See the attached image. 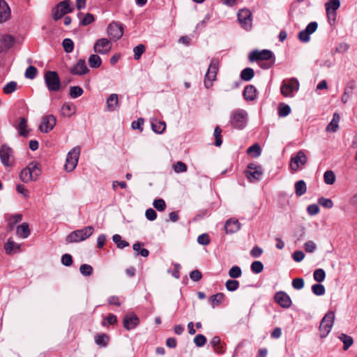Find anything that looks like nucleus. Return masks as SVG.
<instances>
[{"instance_id": "nucleus-1", "label": "nucleus", "mask_w": 357, "mask_h": 357, "mask_svg": "<svg viewBox=\"0 0 357 357\" xmlns=\"http://www.w3.org/2000/svg\"><path fill=\"white\" fill-rule=\"evenodd\" d=\"M42 173L41 165L39 162L33 161L24 168L20 174V180L26 183L36 181Z\"/></svg>"}, {"instance_id": "nucleus-2", "label": "nucleus", "mask_w": 357, "mask_h": 357, "mask_svg": "<svg viewBox=\"0 0 357 357\" xmlns=\"http://www.w3.org/2000/svg\"><path fill=\"white\" fill-rule=\"evenodd\" d=\"M92 226H87L83 229H77L70 233L66 238L67 243H78L89 238L93 233Z\"/></svg>"}, {"instance_id": "nucleus-3", "label": "nucleus", "mask_w": 357, "mask_h": 357, "mask_svg": "<svg viewBox=\"0 0 357 357\" xmlns=\"http://www.w3.org/2000/svg\"><path fill=\"white\" fill-rule=\"evenodd\" d=\"M335 320V313L333 311L328 312L323 317L320 326L319 332L321 338L326 337L331 332Z\"/></svg>"}, {"instance_id": "nucleus-4", "label": "nucleus", "mask_w": 357, "mask_h": 357, "mask_svg": "<svg viewBox=\"0 0 357 357\" xmlns=\"http://www.w3.org/2000/svg\"><path fill=\"white\" fill-rule=\"evenodd\" d=\"M44 78L49 91H58L60 89L61 82L56 72L48 70L45 72Z\"/></svg>"}, {"instance_id": "nucleus-5", "label": "nucleus", "mask_w": 357, "mask_h": 357, "mask_svg": "<svg viewBox=\"0 0 357 357\" xmlns=\"http://www.w3.org/2000/svg\"><path fill=\"white\" fill-rule=\"evenodd\" d=\"M79 154L80 148L78 146L73 148L68 152L64 165L66 171L70 172L75 169L77 165Z\"/></svg>"}, {"instance_id": "nucleus-6", "label": "nucleus", "mask_w": 357, "mask_h": 357, "mask_svg": "<svg viewBox=\"0 0 357 357\" xmlns=\"http://www.w3.org/2000/svg\"><path fill=\"white\" fill-rule=\"evenodd\" d=\"M219 62L217 59H212L204 78V86L209 89L213 85V82L216 79L218 71Z\"/></svg>"}, {"instance_id": "nucleus-7", "label": "nucleus", "mask_w": 357, "mask_h": 357, "mask_svg": "<svg viewBox=\"0 0 357 357\" xmlns=\"http://www.w3.org/2000/svg\"><path fill=\"white\" fill-rule=\"evenodd\" d=\"M219 62L217 59H212L204 78V86L209 89L213 85V82L216 79L218 71Z\"/></svg>"}, {"instance_id": "nucleus-8", "label": "nucleus", "mask_w": 357, "mask_h": 357, "mask_svg": "<svg viewBox=\"0 0 357 357\" xmlns=\"http://www.w3.org/2000/svg\"><path fill=\"white\" fill-rule=\"evenodd\" d=\"M73 7L70 6V1L68 0L62 1L53 9V18L55 20H59L65 15L73 12Z\"/></svg>"}, {"instance_id": "nucleus-9", "label": "nucleus", "mask_w": 357, "mask_h": 357, "mask_svg": "<svg viewBox=\"0 0 357 357\" xmlns=\"http://www.w3.org/2000/svg\"><path fill=\"white\" fill-rule=\"evenodd\" d=\"M299 89V82L296 78L284 80L281 86V93L285 97L293 96V93Z\"/></svg>"}, {"instance_id": "nucleus-10", "label": "nucleus", "mask_w": 357, "mask_h": 357, "mask_svg": "<svg viewBox=\"0 0 357 357\" xmlns=\"http://www.w3.org/2000/svg\"><path fill=\"white\" fill-rule=\"evenodd\" d=\"M307 162V158L303 151H299L295 156L291 158L289 163L290 169L293 172H297L301 169Z\"/></svg>"}, {"instance_id": "nucleus-11", "label": "nucleus", "mask_w": 357, "mask_h": 357, "mask_svg": "<svg viewBox=\"0 0 357 357\" xmlns=\"http://www.w3.org/2000/svg\"><path fill=\"white\" fill-rule=\"evenodd\" d=\"M237 15L241 26L245 30L251 29L252 26L251 11L248 9L243 8L238 11Z\"/></svg>"}, {"instance_id": "nucleus-12", "label": "nucleus", "mask_w": 357, "mask_h": 357, "mask_svg": "<svg viewBox=\"0 0 357 357\" xmlns=\"http://www.w3.org/2000/svg\"><path fill=\"white\" fill-rule=\"evenodd\" d=\"M0 159L5 167H10L14 160L13 151L6 144H3L0 149Z\"/></svg>"}, {"instance_id": "nucleus-13", "label": "nucleus", "mask_w": 357, "mask_h": 357, "mask_svg": "<svg viewBox=\"0 0 357 357\" xmlns=\"http://www.w3.org/2000/svg\"><path fill=\"white\" fill-rule=\"evenodd\" d=\"M56 120L54 115H45L42 118L39 125V130L41 132L47 133L56 126Z\"/></svg>"}, {"instance_id": "nucleus-14", "label": "nucleus", "mask_w": 357, "mask_h": 357, "mask_svg": "<svg viewBox=\"0 0 357 357\" xmlns=\"http://www.w3.org/2000/svg\"><path fill=\"white\" fill-rule=\"evenodd\" d=\"M263 174L262 168L260 165L255 163H250L248 166L246 171L247 178L251 182L259 180Z\"/></svg>"}, {"instance_id": "nucleus-15", "label": "nucleus", "mask_w": 357, "mask_h": 357, "mask_svg": "<svg viewBox=\"0 0 357 357\" xmlns=\"http://www.w3.org/2000/svg\"><path fill=\"white\" fill-rule=\"evenodd\" d=\"M112 46V43L108 39L100 38L95 43L93 50L96 53L105 54L110 51Z\"/></svg>"}, {"instance_id": "nucleus-16", "label": "nucleus", "mask_w": 357, "mask_h": 357, "mask_svg": "<svg viewBox=\"0 0 357 357\" xmlns=\"http://www.w3.org/2000/svg\"><path fill=\"white\" fill-rule=\"evenodd\" d=\"M317 27L318 24L316 22H310L304 30L300 31L298 36V39L303 43L308 42L310 38V34L315 32Z\"/></svg>"}, {"instance_id": "nucleus-17", "label": "nucleus", "mask_w": 357, "mask_h": 357, "mask_svg": "<svg viewBox=\"0 0 357 357\" xmlns=\"http://www.w3.org/2000/svg\"><path fill=\"white\" fill-rule=\"evenodd\" d=\"M326 13L328 19L330 20H335L336 17V10L340 6V0H330L325 4Z\"/></svg>"}, {"instance_id": "nucleus-18", "label": "nucleus", "mask_w": 357, "mask_h": 357, "mask_svg": "<svg viewBox=\"0 0 357 357\" xmlns=\"http://www.w3.org/2000/svg\"><path fill=\"white\" fill-rule=\"evenodd\" d=\"M273 57V53L268 50H263L261 51L255 50L252 51L249 55V59L253 61H262L269 60Z\"/></svg>"}, {"instance_id": "nucleus-19", "label": "nucleus", "mask_w": 357, "mask_h": 357, "mask_svg": "<svg viewBox=\"0 0 357 357\" xmlns=\"http://www.w3.org/2000/svg\"><path fill=\"white\" fill-rule=\"evenodd\" d=\"M107 33L112 39H119L123 33V27L116 22H112L107 27Z\"/></svg>"}, {"instance_id": "nucleus-20", "label": "nucleus", "mask_w": 357, "mask_h": 357, "mask_svg": "<svg viewBox=\"0 0 357 357\" xmlns=\"http://www.w3.org/2000/svg\"><path fill=\"white\" fill-rule=\"evenodd\" d=\"M20 136L27 137L29 135L31 129L28 126L27 119L21 117L15 126Z\"/></svg>"}, {"instance_id": "nucleus-21", "label": "nucleus", "mask_w": 357, "mask_h": 357, "mask_svg": "<svg viewBox=\"0 0 357 357\" xmlns=\"http://www.w3.org/2000/svg\"><path fill=\"white\" fill-rule=\"evenodd\" d=\"M123 324L124 328L130 331L135 328L139 324V319L134 313H129L124 317Z\"/></svg>"}, {"instance_id": "nucleus-22", "label": "nucleus", "mask_w": 357, "mask_h": 357, "mask_svg": "<svg viewBox=\"0 0 357 357\" xmlns=\"http://www.w3.org/2000/svg\"><path fill=\"white\" fill-rule=\"evenodd\" d=\"M246 113H234L231 117V123L233 126L238 129L243 128L246 124Z\"/></svg>"}, {"instance_id": "nucleus-23", "label": "nucleus", "mask_w": 357, "mask_h": 357, "mask_svg": "<svg viewBox=\"0 0 357 357\" xmlns=\"http://www.w3.org/2000/svg\"><path fill=\"white\" fill-rule=\"evenodd\" d=\"M89 68L86 66L84 59H79L77 63L70 68V73L75 75H83L89 72Z\"/></svg>"}, {"instance_id": "nucleus-24", "label": "nucleus", "mask_w": 357, "mask_h": 357, "mask_svg": "<svg viewBox=\"0 0 357 357\" xmlns=\"http://www.w3.org/2000/svg\"><path fill=\"white\" fill-rule=\"evenodd\" d=\"M275 301L282 307L289 308L291 305V300L289 295L284 291H279L275 296Z\"/></svg>"}, {"instance_id": "nucleus-25", "label": "nucleus", "mask_w": 357, "mask_h": 357, "mask_svg": "<svg viewBox=\"0 0 357 357\" xmlns=\"http://www.w3.org/2000/svg\"><path fill=\"white\" fill-rule=\"evenodd\" d=\"M15 42V39L13 36L4 35L0 38V52L6 51L11 48Z\"/></svg>"}, {"instance_id": "nucleus-26", "label": "nucleus", "mask_w": 357, "mask_h": 357, "mask_svg": "<svg viewBox=\"0 0 357 357\" xmlns=\"http://www.w3.org/2000/svg\"><path fill=\"white\" fill-rule=\"evenodd\" d=\"M241 228V224L238 220L231 218L226 221L225 230L227 234H234Z\"/></svg>"}, {"instance_id": "nucleus-27", "label": "nucleus", "mask_w": 357, "mask_h": 357, "mask_svg": "<svg viewBox=\"0 0 357 357\" xmlns=\"http://www.w3.org/2000/svg\"><path fill=\"white\" fill-rule=\"evenodd\" d=\"M356 87V82L354 80H351L348 82L347 86L344 88V91L342 97V101L344 103H347L351 96L354 93V91Z\"/></svg>"}, {"instance_id": "nucleus-28", "label": "nucleus", "mask_w": 357, "mask_h": 357, "mask_svg": "<svg viewBox=\"0 0 357 357\" xmlns=\"http://www.w3.org/2000/svg\"><path fill=\"white\" fill-rule=\"evenodd\" d=\"M10 17V8L5 1L0 0V24L7 21Z\"/></svg>"}, {"instance_id": "nucleus-29", "label": "nucleus", "mask_w": 357, "mask_h": 357, "mask_svg": "<svg viewBox=\"0 0 357 357\" xmlns=\"http://www.w3.org/2000/svg\"><path fill=\"white\" fill-rule=\"evenodd\" d=\"M340 117L338 113H334L332 120L326 128V131L328 132H335L338 129V123Z\"/></svg>"}, {"instance_id": "nucleus-30", "label": "nucleus", "mask_w": 357, "mask_h": 357, "mask_svg": "<svg viewBox=\"0 0 357 357\" xmlns=\"http://www.w3.org/2000/svg\"><path fill=\"white\" fill-rule=\"evenodd\" d=\"M243 96L247 100H253L257 97V90L253 85L247 86L243 91Z\"/></svg>"}, {"instance_id": "nucleus-31", "label": "nucleus", "mask_w": 357, "mask_h": 357, "mask_svg": "<svg viewBox=\"0 0 357 357\" xmlns=\"http://www.w3.org/2000/svg\"><path fill=\"white\" fill-rule=\"evenodd\" d=\"M6 252L8 255L20 252V246L13 241L8 239L4 246Z\"/></svg>"}, {"instance_id": "nucleus-32", "label": "nucleus", "mask_w": 357, "mask_h": 357, "mask_svg": "<svg viewBox=\"0 0 357 357\" xmlns=\"http://www.w3.org/2000/svg\"><path fill=\"white\" fill-rule=\"evenodd\" d=\"M107 105L109 110H116L119 107V100L117 94H111L107 100Z\"/></svg>"}, {"instance_id": "nucleus-33", "label": "nucleus", "mask_w": 357, "mask_h": 357, "mask_svg": "<svg viewBox=\"0 0 357 357\" xmlns=\"http://www.w3.org/2000/svg\"><path fill=\"white\" fill-rule=\"evenodd\" d=\"M151 127L153 132L158 134H161L165 131L166 128V124L164 121L154 119L151 121Z\"/></svg>"}, {"instance_id": "nucleus-34", "label": "nucleus", "mask_w": 357, "mask_h": 357, "mask_svg": "<svg viewBox=\"0 0 357 357\" xmlns=\"http://www.w3.org/2000/svg\"><path fill=\"white\" fill-rule=\"evenodd\" d=\"M17 235L21 238H26L30 234V229L29 225L26 223H23L19 225L16 229Z\"/></svg>"}, {"instance_id": "nucleus-35", "label": "nucleus", "mask_w": 357, "mask_h": 357, "mask_svg": "<svg viewBox=\"0 0 357 357\" xmlns=\"http://www.w3.org/2000/svg\"><path fill=\"white\" fill-rule=\"evenodd\" d=\"M306 184L303 180H300L295 183V192L297 196H301L306 192Z\"/></svg>"}, {"instance_id": "nucleus-36", "label": "nucleus", "mask_w": 357, "mask_h": 357, "mask_svg": "<svg viewBox=\"0 0 357 357\" xmlns=\"http://www.w3.org/2000/svg\"><path fill=\"white\" fill-rule=\"evenodd\" d=\"M246 152L254 158H258L261 153V149L258 144H255L250 146Z\"/></svg>"}, {"instance_id": "nucleus-37", "label": "nucleus", "mask_w": 357, "mask_h": 357, "mask_svg": "<svg viewBox=\"0 0 357 357\" xmlns=\"http://www.w3.org/2000/svg\"><path fill=\"white\" fill-rule=\"evenodd\" d=\"M89 63L91 68H97L101 66L102 60L97 54H91L89 58Z\"/></svg>"}, {"instance_id": "nucleus-38", "label": "nucleus", "mask_w": 357, "mask_h": 357, "mask_svg": "<svg viewBox=\"0 0 357 357\" xmlns=\"http://www.w3.org/2000/svg\"><path fill=\"white\" fill-rule=\"evenodd\" d=\"M339 339L344 343V350H347L353 344L354 341L351 336L342 333L339 336Z\"/></svg>"}, {"instance_id": "nucleus-39", "label": "nucleus", "mask_w": 357, "mask_h": 357, "mask_svg": "<svg viewBox=\"0 0 357 357\" xmlns=\"http://www.w3.org/2000/svg\"><path fill=\"white\" fill-rule=\"evenodd\" d=\"M255 75L254 70L251 68H246L241 71V78L244 81H250Z\"/></svg>"}, {"instance_id": "nucleus-40", "label": "nucleus", "mask_w": 357, "mask_h": 357, "mask_svg": "<svg viewBox=\"0 0 357 357\" xmlns=\"http://www.w3.org/2000/svg\"><path fill=\"white\" fill-rule=\"evenodd\" d=\"M96 344L105 347L109 342V337L105 333L98 334L95 339Z\"/></svg>"}, {"instance_id": "nucleus-41", "label": "nucleus", "mask_w": 357, "mask_h": 357, "mask_svg": "<svg viewBox=\"0 0 357 357\" xmlns=\"http://www.w3.org/2000/svg\"><path fill=\"white\" fill-rule=\"evenodd\" d=\"M112 239L116 244L117 247L120 249H123L129 245V243L127 241L121 239V236L119 234H114Z\"/></svg>"}, {"instance_id": "nucleus-42", "label": "nucleus", "mask_w": 357, "mask_h": 357, "mask_svg": "<svg viewBox=\"0 0 357 357\" xmlns=\"http://www.w3.org/2000/svg\"><path fill=\"white\" fill-rule=\"evenodd\" d=\"M324 182L328 185H333L335 181V175L333 171L328 170L324 174Z\"/></svg>"}, {"instance_id": "nucleus-43", "label": "nucleus", "mask_w": 357, "mask_h": 357, "mask_svg": "<svg viewBox=\"0 0 357 357\" xmlns=\"http://www.w3.org/2000/svg\"><path fill=\"white\" fill-rule=\"evenodd\" d=\"M224 299V294L222 293H218L215 295H213L210 298V301L212 304L213 307H215V306L220 304Z\"/></svg>"}, {"instance_id": "nucleus-44", "label": "nucleus", "mask_w": 357, "mask_h": 357, "mask_svg": "<svg viewBox=\"0 0 357 357\" xmlns=\"http://www.w3.org/2000/svg\"><path fill=\"white\" fill-rule=\"evenodd\" d=\"M132 248L138 255H140L144 257H146L149 255V251L147 249L141 248V244L139 243L133 244Z\"/></svg>"}, {"instance_id": "nucleus-45", "label": "nucleus", "mask_w": 357, "mask_h": 357, "mask_svg": "<svg viewBox=\"0 0 357 357\" xmlns=\"http://www.w3.org/2000/svg\"><path fill=\"white\" fill-rule=\"evenodd\" d=\"M313 278L317 282H321L324 281L326 278L325 271L322 268L316 269L314 272Z\"/></svg>"}, {"instance_id": "nucleus-46", "label": "nucleus", "mask_w": 357, "mask_h": 357, "mask_svg": "<svg viewBox=\"0 0 357 357\" xmlns=\"http://www.w3.org/2000/svg\"><path fill=\"white\" fill-rule=\"evenodd\" d=\"M17 86V82H15L14 81H11L4 86L3 90L4 93L10 94L16 90Z\"/></svg>"}, {"instance_id": "nucleus-47", "label": "nucleus", "mask_w": 357, "mask_h": 357, "mask_svg": "<svg viewBox=\"0 0 357 357\" xmlns=\"http://www.w3.org/2000/svg\"><path fill=\"white\" fill-rule=\"evenodd\" d=\"M62 45L66 52L70 53L73 52L74 48V43L71 39L65 38L63 40Z\"/></svg>"}, {"instance_id": "nucleus-48", "label": "nucleus", "mask_w": 357, "mask_h": 357, "mask_svg": "<svg viewBox=\"0 0 357 357\" xmlns=\"http://www.w3.org/2000/svg\"><path fill=\"white\" fill-rule=\"evenodd\" d=\"M83 93V89L79 86H70V96L73 98H78L79 96H81Z\"/></svg>"}, {"instance_id": "nucleus-49", "label": "nucleus", "mask_w": 357, "mask_h": 357, "mask_svg": "<svg viewBox=\"0 0 357 357\" xmlns=\"http://www.w3.org/2000/svg\"><path fill=\"white\" fill-rule=\"evenodd\" d=\"M173 169L176 173H183L187 171V165L181 161H178L173 165Z\"/></svg>"}, {"instance_id": "nucleus-50", "label": "nucleus", "mask_w": 357, "mask_h": 357, "mask_svg": "<svg viewBox=\"0 0 357 357\" xmlns=\"http://www.w3.org/2000/svg\"><path fill=\"white\" fill-rule=\"evenodd\" d=\"M242 271L238 266H232L229 271V275L231 278H238L241 276Z\"/></svg>"}, {"instance_id": "nucleus-51", "label": "nucleus", "mask_w": 357, "mask_h": 357, "mask_svg": "<svg viewBox=\"0 0 357 357\" xmlns=\"http://www.w3.org/2000/svg\"><path fill=\"white\" fill-rule=\"evenodd\" d=\"M312 291L313 294L317 296H322L325 294V287L321 284H315L312 287Z\"/></svg>"}, {"instance_id": "nucleus-52", "label": "nucleus", "mask_w": 357, "mask_h": 357, "mask_svg": "<svg viewBox=\"0 0 357 357\" xmlns=\"http://www.w3.org/2000/svg\"><path fill=\"white\" fill-rule=\"evenodd\" d=\"M222 130L219 126H216L214 130V137H215V145L216 146H220L222 143V136H221Z\"/></svg>"}, {"instance_id": "nucleus-53", "label": "nucleus", "mask_w": 357, "mask_h": 357, "mask_svg": "<svg viewBox=\"0 0 357 357\" xmlns=\"http://www.w3.org/2000/svg\"><path fill=\"white\" fill-rule=\"evenodd\" d=\"M93 267L91 265L84 264L80 266L79 271L84 276H90L93 273Z\"/></svg>"}, {"instance_id": "nucleus-54", "label": "nucleus", "mask_w": 357, "mask_h": 357, "mask_svg": "<svg viewBox=\"0 0 357 357\" xmlns=\"http://www.w3.org/2000/svg\"><path fill=\"white\" fill-rule=\"evenodd\" d=\"M133 52L134 59L135 60H138L141 57L142 54L145 52V46L142 44H139L134 48Z\"/></svg>"}, {"instance_id": "nucleus-55", "label": "nucleus", "mask_w": 357, "mask_h": 357, "mask_svg": "<svg viewBox=\"0 0 357 357\" xmlns=\"http://www.w3.org/2000/svg\"><path fill=\"white\" fill-rule=\"evenodd\" d=\"M264 269L263 264L259 261H255L251 264V270L253 273H260Z\"/></svg>"}, {"instance_id": "nucleus-56", "label": "nucleus", "mask_w": 357, "mask_h": 357, "mask_svg": "<svg viewBox=\"0 0 357 357\" xmlns=\"http://www.w3.org/2000/svg\"><path fill=\"white\" fill-rule=\"evenodd\" d=\"M226 288L229 291H236L239 286V282L235 280H229L225 284Z\"/></svg>"}, {"instance_id": "nucleus-57", "label": "nucleus", "mask_w": 357, "mask_h": 357, "mask_svg": "<svg viewBox=\"0 0 357 357\" xmlns=\"http://www.w3.org/2000/svg\"><path fill=\"white\" fill-rule=\"evenodd\" d=\"M37 68L33 66H29L25 72V77L28 79H33L37 75Z\"/></svg>"}, {"instance_id": "nucleus-58", "label": "nucleus", "mask_w": 357, "mask_h": 357, "mask_svg": "<svg viewBox=\"0 0 357 357\" xmlns=\"http://www.w3.org/2000/svg\"><path fill=\"white\" fill-rule=\"evenodd\" d=\"M318 203L324 208H331L333 206V202L331 199L320 197L318 199Z\"/></svg>"}, {"instance_id": "nucleus-59", "label": "nucleus", "mask_w": 357, "mask_h": 357, "mask_svg": "<svg viewBox=\"0 0 357 357\" xmlns=\"http://www.w3.org/2000/svg\"><path fill=\"white\" fill-rule=\"evenodd\" d=\"M153 205L159 211H163L166 208L165 202L162 199H155Z\"/></svg>"}, {"instance_id": "nucleus-60", "label": "nucleus", "mask_w": 357, "mask_h": 357, "mask_svg": "<svg viewBox=\"0 0 357 357\" xmlns=\"http://www.w3.org/2000/svg\"><path fill=\"white\" fill-rule=\"evenodd\" d=\"M95 20L94 16L91 13H86L85 16L81 20L80 24L82 26H87Z\"/></svg>"}, {"instance_id": "nucleus-61", "label": "nucleus", "mask_w": 357, "mask_h": 357, "mask_svg": "<svg viewBox=\"0 0 357 357\" xmlns=\"http://www.w3.org/2000/svg\"><path fill=\"white\" fill-rule=\"evenodd\" d=\"M206 342V338L202 334L197 335L194 338V343L197 347H203Z\"/></svg>"}, {"instance_id": "nucleus-62", "label": "nucleus", "mask_w": 357, "mask_h": 357, "mask_svg": "<svg viewBox=\"0 0 357 357\" xmlns=\"http://www.w3.org/2000/svg\"><path fill=\"white\" fill-rule=\"evenodd\" d=\"M17 192L22 195L24 198H29L30 196L29 190L24 185L19 184L16 187Z\"/></svg>"}, {"instance_id": "nucleus-63", "label": "nucleus", "mask_w": 357, "mask_h": 357, "mask_svg": "<svg viewBox=\"0 0 357 357\" xmlns=\"http://www.w3.org/2000/svg\"><path fill=\"white\" fill-rule=\"evenodd\" d=\"M197 242L200 245H207L210 243L209 236L207 234H202L197 238Z\"/></svg>"}, {"instance_id": "nucleus-64", "label": "nucleus", "mask_w": 357, "mask_h": 357, "mask_svg": "<svg viewBox=\"0 0 357 357\" xmlns=\"http://www.w3.org/2000/svg\"><path fill=\"white\" fill-rule=\"evenodd\" d=\"M305 250L307 252L312 253L317 249L315 243L312 241H307L305 245Z\"/></svg>"}]
</instances>
